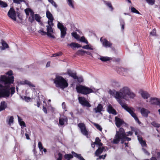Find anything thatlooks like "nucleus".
Segmentation results:
<instances>
[{
  "instance_id": "nucleus-54",
  "label": "nucleus",
  "mask_w": 160,
  "mask_h": 160,
  "mask_svg": "<svg viewBox=\"0 0 160 160\" xmlns=\"http://www.w3.org/2000/svg\"><path fill=\"white\" fill-rule=\"evenodd\" d=\"M62 53L61 52H59L56 53L52 54V57H56L60 56L61 55Z\"/></svg>"
},
{
  "instance_id": "nucleus-35",
  "label": "nucleus",
  "mask_w": 160,
  "mask_h": 160,
  "mask_svg": "<svg viewBox=\"0 0 160 160\" xmlns=\"http://www.w3.org/2000/svg\"><path fill=\"white\" fill-rule=\"evenodd\" d=\"M8 6L7 4L5 2H4L0 0V7H1L5 8Z\"/></svg>"
},
{
  "instance_id": "nucleus-12",
  "label": "nucleus",
  "mask_w": 160,
  "mask_h": 160,
  "mask_svg": "<svg viewBox=\"0 0 160 160\" xmlns=\"http://www.w3.org/2000/svg\"><path fill=\"white\" fill-rule=\"evenodd\" d=\"M78 99L79 103L82 106L88 107H91V105L85 98L79 97L78 98Z\"/></svg>"
},
{
  "instance_id": "nucleus-36",
  "label": "nucleus",
  "mask_w": 160,
  "mask_h": 160,
  "mask_svg": "<svg viewBox=\"0 0 160 160\" xmlns=\"http://www.w3.org/2000/svg\"><path fill=\"white\" fill-rule=\"evenodd\" d=\"M105 4L108 6L111 9V11H112L113 10V8L112 6L111 3L109 2L105 1Z\"/></svg>"
},
{
  "instance_id": "nucleus-18",
  "label": "nucleus",
  "mask_w": 160,
  "mask_h": 160,
  "mask_svg": "<svg viewBox=\"0 0 160 160\" xmlns=\"http://www.w3.org/2000/svg\"><path fill=\"white\" fill-rule=\"evenodd\" d=\"M107 147H102L99 148L96 151L95 154L96 156H98L103 151H106L108 150Z\"/></svg>"
},
{
  "instance_id": "nucleus-37",
  "label": "nucleus",
  "mask_w": 160,
  "mask_h": 160,
  "mask_svg": "<svg viewBox=\"0 0 160 160\" xmlns=\"http://www.w3.org/2000/svg\"><path fill=\"white\" fill-rule=\"evenodd\" d=\"M72 35L75 39H78L79 38V36L78 35L76 32H73L72 33Z\"/></svg>"
},
{
  "instance_id": "nucleus-26",
  "label": "nucleus",
  "mask_w": 160,
  "mask_h": 160,
  "mask_svg": "<svg viewBox=\"0 0 160 160\" xmlns=\"http://www.w3.org/2000/svg\"><path fill=\"white\" fill-rule=\"evenodd\" d=\"M7 107V104L5 101L2 102L0 106V112L5 109Z\"/></svg>"
},
{
  "instance_id": "nucleus-20",
  "label": "nucleus",
  "mask_w": 160,
  "mask_h": 160,
  "mask_svg": "<svg viewBox=\"0 0 160 160\" xmlns=\"http://www.w3.org/2000/svg\"><path fill=\"white\" fill-rule=\"evenodd\" d=\"M21 84H26L29 85L30 87H35V86L32 84L31 82L29 81L25 80L24 81H23L21 82Z\"/></svg>"
},
{
  "instance_id": "nucleus-44",
  "label": "nucleus",
  "mask_w": 160,
  "mask_h": 160,
  "mask_svg": "<svg viewBox=\"0 0 160 160\" xmlns=\"http://www.w3.org/2000/svg\"><path fill=\"white\" fill-rule=\"evenodd\" d=\"M131 10L132 12L133 13H135L138 14H140L139 12L134 7H132L131 8Z\"/></svg>"
},
{
  "instance_id": "nucleus-49",
  "label": "nucleus",
  "mask_w": 160,
  "mask_h": 160,
  "mask_svg": "<svg viewBox=\"0 0 160 160\" xmlns=\"http://www.w3.org/2000/svg\"><path fill=\"white\" fill-rule=\"evenodd\" d=\"M23 99L25 100L26 102H28L30 101L31 98L30 97L24 96Z\"/></svg>"
},
{
  "instance_id": "nucleus-1",
  "label": "nucleus",
  "mask_w": 160,
  "mask_h": 160,
  "mask_svg": "<svg viewBox=\"0 0 160 160\" xmlns=\"http://www.w3.org/2000/svg\"><path fill=\"white\" fill-rule=\"evenodd\" d=\"M130 90L128 87H124L122 88L119 91L116 92L115 97L121 106L130 114L134 118L136 122L139 124H140V122L136 114L134 112V109L133 108L128 107L126 104L122 102L121 100V99L128 100L127 96Z\"/></svg>"
},
{
  "instance_id": "nucleus-22",
  "label": "nucleus",
  "mask_w": 160,
  "mask_h": 160,
  "mask_svg": "<svg viewBox=\"0 0 160 160\" xmlns=\"http://www.w3.org/2000/svg\"><path fill=\"white\" fill-rule=\"evenodd\" d=\"M68 119L66 117H62L59 118V123L61 125H63L65 122H67Z\"/></svg>"
},
{
  "instance_id": "nucleus-56",
  "label": "nucleus",
  "mask_w": 160,
  "mask_h": 160,
  "mask_svg": "<svg viewBox=\"0 0 160 160\" xmlns=\"http://www.w3.org/2000/svg\"><path fill=\"white\" fill-rule=\"evenodd\" d=\"M122 71L124 73H128V72L129 71V70L128 69L124 68H122Z\"/></svg>"
},
{
  "instance_id": "nucleus-23",
  "label": "nucleus",
  "mask_w": 160,
  "mask_h": 160,
  "mask_svg": "<svg viewBox=\"0 0 160 160\" xmlns=\"http://www.w3.org/2000/svg\"><path fill=\"white\" fill-rule=\"evenodd\" d=\"M68 46H69L72 48H79L82 47V46L76 42H72L70 44H68Z\"/></svg>"
},
{
  "instance_id": "nucleus-40",
  "label": "nucleus",
  "mask_w": 160,
  "mask_h": 160,
  "mask_svg": "<svg viewBox=\"0 0 160 160\" xmlns=\"http://www.w3.org/2000/svg\"><path fill=\"white\" fill-rule=\"evenodd\" d=\"M80 41L82 42L85 43L86 44L88 43V41L86 39L85 37H82L79 40Z\"/></svg>"
},
{
  "instance_id": "nucleus-25",
  "label": "nucleus",
  "mask_w": 160,
  "mask_h": 160,
  "mask_svg": "<svg viewBox=\"0 0 160 160\" xmlns=\"http://www.w3.org/2000/svg\"><path fill=\"white\" fill-rule=\"evenodd\" d=\"M67 73L69 76L72 77L74 79H76L77 78L76 73L72 72L71 70H68Z\"/></svg>"
},
{
  "instance_id": "nucleus-17",
  "label": "nucleus",
  "mask_w": 160,
  "mask_h": 160,
  "mask_svg": "<svg viewBox=\"0 0 160 160\" xmlns=\"http://www.w3.org/2000/svg\"><path fill=\"white\" fill-rule=\"evenodd\" d=\"M103 107L101 104H99L97 107L94 108L93 110L95 113H102L101 112L103 111Z\"/></svg>"
},
{
  "instance_id": "nucleus-51",
  "label": "nucleus",
  "mask_w": 160,
  "mask_h": 160,
  "mask_svg": "<svg viewBox=\"0 0 160 160\" xmlns=\"http://www.w3.org/2000/svg\"><path fill=\"white\" fill-rule=\"evenodd\" d=\"M13 118L12 116H11L9 118L8 123L9 124H11L12 123H13Z\"/></svg>"
},
{
  "instance_id": "nucleus-4",
  "label": "nucleus",
  "mask_w": 160,
  "mask_h": 160,
  "mask_svg": "<svg viewBox=\"0 0 160 160\" xmlns=\"http://www.w3.org/2000/svg\"><path fill=\"white\" fill-rule=\"evenodd\" d=\"M128 135H126V133L123 128H120L118 131H116V133L112 142L114 144H118L121 140V143H122L124 141L126 140L129 141L131 140V139L126 137V136Z\"/></svg>"
},
{
  "instance_id": "nucleus-52",
  "label": "nucleus",
  "mask_w": 160,
  "mask_h": 160,
  "mask_svg": "<svg viewBox=\"0 0 160 160\" xmlns=\"http://www.w3.org/2000/svg\"><path fill=\"white\" fill-rule=\"evenodd\" d=\"M78 81L79 82H81L83 81V79L82 77H79L78 78L77 77V78Z\"/></svg>"
},
{
  "instance_id": "nucleus-21",
  "label": "nucleus",
  "mask_w": 160,
  "mask_h": 160,
  "mask_svg": "<svg viewBox=\"0 0 160 160\" xmlns=\"http://www.w3.org/2000/svg\"><path fill=\"white\" fill-rule=\"evenodd\" d=\"M25 12L27 16H29L30 15L31 16H34V12L30 8H27L25 10Z\"/></svg>"
},
{
  "instance_id": "nucleus-63",
  "label": "nucleus",
  "mask_w": 160,
  "mask_h": 160,
  "mask_svg": "<svg viewBox=\"0 0 160 160\" xmlns=\"http://www.w3.org/2000/svg\"><path fill=\"white\" fill-rule=\"evenodd\" d=\"M157 159L158 160H160V152L157 153Z\"/></svg>"
},
{
  "instance_id": "nucleus-47",
  "label": "nucleus",
  "mask_w": 160,
  "mask_h": 160,
  "mask_svg": "<svg viewBox=\"0 0 160 160\" xmlns=\"http://www.w3.org/2000/svg\"><path fill=\"white\" fill-rule=\"evenodd\" d=\"M38 146L39 149L40 151H42V150L43 149V147L42 146V143L40 142H38Z\"/></svg>"
},
{
  "instance_id": "nucleus-62",
  "label": "nucleus",
  "mask_w": 160,
  "mask_h": 160,
  "mask_svg": "<svg viewBox=\"0 0 160 160\" xmlns=\"http://www.w3.org/2000/svg\"><path fill=\"white\" fill-rule=\"evenodd\" d=\"M62 108L64 109H65L66 108V105L65 104V103L64 102H63L62 104Z\"/></svg>"
},
{
  "instance_id": "nucleus-61",
  "label": "nucleus",
  "mask_w": 160,
  "mask_h": 160,
  "mask_svg": "<svg viewBox=\"0 0 160 160\" xmlns=\"http://www.w3.org/2000/svg\"><path fill=\"white\" fill-rule=\"evenodd\" d=\"M52 4L53 5L55 8H57V5L56 4V3L53 1L52 2H51Z\"/></svg>"
},
{
  "instance_id": "nucleus-10",
  "label": "nucleus",
  "mask_w": 160,
  "mask_h": 160,
  "mask_svg": "<svg viewBox=\"0 0 160 160\" xmlns=\"http://www.w3.org/2000/svg\"><path fill=\"white\" fill-rule=\"evenodd\" d=\"M78 126L80 128L82 133L88 138L89 133L86 128L85 124L83 123H79L78 124Z\"/></svg>"
},
{
  "instance_id": "nucleus-30",
  "label": "nucleus",
  "mask_w": 160,
  "mask_h": 160,
  "mask_svg": "<svg viewBox=\"0 0 160 160\" xmlns=\"http://www.w3.org/2000/svg\"><path fill=\"white\" fill-rule=\"evenodd\" d=\"M67 2L68 4V5L72 7V8H74V6L73 5L74 1L73 0H67Z\"/></svg>"
},
{
  "instance_id": "nucleus-43",
  "label": "nucleus",
  "mask_w": 160,
  "mask_h": 160,
  "mask_svg": "<svg viewBox=\"0 0 160 160\" xmlns=\"http://www.w3.org/2000/svg\"><path fill=\"white\" fill-rule=\"evenodd\" d=\"M112 85L115 88L119 87L120 85L119 83L117 82H113L112 84Z\"/></svg>"
},
{
  "instance_id": "nucleus-2",
  "label": "nucleus",
  "mask_w": 160,
  "mask_h": 160,
  "mask_svg": "<svg viewBox=\"0 0 160 160\" xmlns=\"http://www.w3.org/2000/svg\"><path fill=\"white\" fill-rule=\"evenodd\" d=\"M6 74L8 76L1 75L0 78V82L4 84V86L0 84V98L9 96V84L13 82L14 81V77L12 75V72L11 71L8 72Z\"/></svg>"
},
{
  "instance_id": "nucleus-15",
  "label": "nucleus",
  "mask_w": 160,
  "mask_h": 160,
  "mask_svg": "<svg viewBox=\"0 0 160 160\" xmlns=\"http://www.w3.org/2000/svg\"><path fill=\"white\" fill-rule=\"evenodd\" d=\"M107 110L109 113L112 114L114 115L117 114L116 110L113 108L111 104L108 105L107 108Z\"/></svg>"
},
{
  "instance_id": "nucleus-31",
  "label": "nucleus",
  "mask_w": 160,
  "mask_h": 160,
  "mask_svg": "<svg viewBox=\"0 0 160 160\" xmlns=\"http://www.w3.org/2000/svg\"><path fill=\"white\" fill-rule=\"evenodd\" d=\"M1 43L3 47V48H2V50L5 49V48H8V45L4 41L2 40V41Z\"/></svg>"
},
{
  "instance_id": "nucleus-60",
  "label": "nucleus",
  "mask_w": 160,
  "mask_h": 160,
  "mask_svg": "<svg viewBox=\"0 0 160 160\" xmlns=\"http://www.w3.org/2000/svg\"><path fill=\"white\" fill-rule=\"evenodd\" d=\"M106 157V154H105L104 155H102L99 156V159L102 158L103 159H104Z\"/></svg>"
},
{
  "instance_id": "nucleus-58",
  "label": "nucleus",
  "mask_w": 160,
  "mask_h": 160,
  "mask_svg": "<svg viewBox=\"0 0 160 160\" xmlns=\"http://www.w3.org/2000/svg\"><path fill=\"white\" fill-rule=\"evenodd\" d=\"M58 158H57V160H62V155L60 153H59L58 154Z\"/></svg>"
},
{
  "instance_id": "nucleus-9",
  "label": "nucleus",
  "mask_w": 160,
  "mask_h": 160,
  "mask_svg": "<svg viewBox=\"0 0 160 160\" xmlns=\"http://www.w3.org/2000/svg\"><path fill=\"white\" fill-rule=\"evenodd\" d=\"M57 27L60 30L61 37L62 38H64L67 33V28L64 27L62 23L58 21V22Z\"/></svg>"
},
{
  "instance_id": "nucleus-3",
  "label": "nucleus",
  "mask_w": 160,
  "mask_h": 160,
  "mask_svg": "<svg viewBox=\"0 0 160 160\" xmlns=\"http://www.w3.org/2000/svg\"><path fill=\"white\" fill-rule=\"evenodd\" d=\"M47 17L48 19V25L46 26L47 32L44 30V29L41 28L38 31V32L42 35H47L49 37L52 38H55V37L53 34L54 33L53 29L52 26L54 25L53 22L54 18L52 14L48 10L46 12Z\"/></svg>"
},
{
  "instance_id": "nucleus-38",
  "label": "nucleus",
  "mask_w": 160,
  "mask_h": 160,
  "mask_svg": "<svg viewBox=\"0 0 160 160\" xmlns=\"http://www.w3.org/2000/svg\"><path fill=\"white\" fill-rule=\"evenodd\" d=\"M120 24L121 25V28L123 30L124 28L125 23L124 20L122 19H120Z\"/></svg>"
},
{
  "instance_id": "nucleus-29",
  "label": "nucleus",
  "mask_w": 160,
  "mask_h": 160,
  "mask_svg": "<svg viewBox=\"0 0 160 160\" xmlns=\"http://www.w3.org/2000/svg\"><path fill=\"white\" fill-rule=\"evenodd\" d=\"M101 140L99 138L97 137L95 139V143L96 145H98L99 146H101L102 145V144L100 142Z\"/></svg>"
},
{
  "instance_id": "nucleus-64",
  "label": "nucleus",
  "mask_w": 160,
  "mask_h": 160,
  "mask_svg": "<svg viewBox=\"0 0 160 160\" xmlns=\"http://www.w3.org/2000/svg\"><path fill=\"white\" fill-rule=\"evenodd\" d=\"M50 62H48L46 65V67H49L50 66Z\"/></svg>"
},
{
  "instance_id": "nucleus-45",
  "label": "nucleus",
  "mask_w": 160,
  "mask_h": 160,
  "mask_svg": "<svg viewBox=\"0 0 160 160\" xmlns=\"http://www.w3.org/2000/svg\"><path fill=\"white\" fill-rule=\"evenodd\" d=\"M13 2L17 4H20L23 2H24L25 0H12Z\"/></svg>"
},
{
  "instance_id": "nucleus-42",
  "label": "nucleus",
  "mask_w": 160,
  "mask_h": 160,
  "mask_svg": "<svg viewBox=\"0 0 160 160\" xmlns=\"http://www.w3.org/2000/svg\"><path fill=\"white\" fill-rule=\"evenodd\" d=\"M11 83L9 84V91L10 90V89L11 90V95H12L15 92V87H12L11 88H10V84H11Z\"/></svg>"
},
{
  "instance_id": "nucleus-11",
  "label": "nucleus",
  "mask_w": 160,
  "mask_h": 160,
  "mask_svg": "<svg viewBox=\"0 0 160 160\" xmlns=\"http://www.w3.org/2000/svg\"><path fill=\"white\" fill-rule=\"evenodd\" d=\"M139 93L141 95L142 98L145 100L146 102L147 100H148V99L150 98V95L147 91L141 90L139 91Z\"/></svg>"
},
{
  "instance_id": "nucleus-55",
  "label": "nucleus",
  "mask_w": 160,
  "mask_h": 160,
  "mask_svg": "<svg viewBox=\"0 0 160 160\" xmlns=\"http://www.w3.org/2000/svg\"><path fill=\"white\" fill-rule=\"evenodd\" d=\"M29 21L32 22L34 21V16H31L29 18Z\"/></svg>"
},
{
  "instance_id": "nucleus-14",
  "label": "nucleus",
  "mask_w": 160,
  "mask_h": 160,
  "mask_svg": "<svg viewBox=\"0 0 160 160\" xmlns=\"http://www.w3.org/2000/svg\"><path fill=\"white\" fill-rule=\"evenodd\" d=\"M100 40V41L102 42V45L103 46L106 48L110 47L112 46V44L108 41L106 39H104L103 40L102 39V38H101Z\"/></svg>"
},
{
  "instance_id": "nucleus-13",
  "label": "nucleus",
  "mask_w": 160,
  "mask_h": 160,
  "mask_svg": "<svg viewBox=\"0 0 160 160\" xmlns=\"http://www.w3.org/2000/svg\"><path fill=\"white\" fill-rule=\"evenodd\" d=\"M8 16L14 21L16 20V16L15 12L14 9L11 8L8 12Z\"/></svg>"
},
{
  "instance_id": "nucleus-48",
  "label": "nucleus",
  "mask_w": 160,
  "mask_h": 160,
  "mask_svg": "<svg viewBox=\"0 0 160 160\" xmlns=\"http://www.w3.org/2000/svg\"><path fill=\"white\" fill-rule=\"evenodd\" d=\"M19 123L20 125L21 126L22 128H23L26 127L25 123L23 121L20 122Z\"/></svg>"
},
{
  "instance_id": "nucleus-33",
  "label": "nucleus",
  "mask_w": 160,
  "mask_h": 160,
  "mask_svg": "<svg viewBox=\"0 0 160 160\" xmlns=\"http://www.w3.org/2000/svg\"><path fill=\"white\" fill-rule=\"evenodd\" d=\"M93 124L94 126L96 127L98 129V130H99L100 131H102V128L99 124L94 122H93Z\"/></svg>"
},
{
  "instance_id": "nucleus-59",
  "label": "nucleus",
  "mask_w": 160,
  "mask_h": 160,
  "mask_svg": "<svg viewBox=\"0 0 160 160\" xmlns=\"http://www.w3.org/2000/svg\"><path fill=\"white\" fill-rule=\"evenodd\" d=\"M42 110L43 111V112L45 113H47V109H46V108L44 106H43V109H42Z\"/></svg>"
},
{
  "instance_id": "nucleus-16",
  "label": "nucleus",
  "mask_w": 160,
  "mask_h": 160,
  "mask_svg": "<svg viewBox=\"0 0 160 160\" xmlns=\"http://www.w3.org/2000/svg\"><path fill=\"white\" fill-rule=\"evenodd\" d=\"M115 119L116 125L118 128L120 127L121 125L124 123V122L122 120L117 117H115Z\"/></svg>"
},
{
  "instance_id": "nucleus-57",
  "label": "nucleus",
  "mask_w": 160,
  "mask_h": 160,
  "mask_svg": "<svg viewBox=\"0 0 160 160\" xmlns=\"http://www.w3.org/2000/svg\"><path fill=\"white\" fill-rule=\"evenodd\" d=\"M58 158H57V160H62V155L60 153H59L58 154Z\"/></svg>"
},
{
  "instance_id": "nucleus-50",
  "label": "nucleus",
  "mask_w": 160,
  "mask_h": 160,
  "mask_svg": "<svg viewBox=\"0 0 160 160\" xmlns=\"http://www.w3.org/2000/svg\"><path fill=\"white\" fill-rule=\"evenodd\" d=\"M156 31L155 29H153L152 32H150V34L152 36L156 35Z\"/></svg>"
},
{
  "instance_id": "nucleus-41",
  "label": "nucleus",
  "mask_w": 160,
  "mask_h": 160,
  "mask_svg": "<svg viewBox=\"0 0 160 160\" xmlns=\"http://www.w3.org/2000/svg\"><path fill=\"white\" fill-rule=\"evenodd\" d=\"M34 17L35 19L37 22H40V21L41 17L39 15L37 14H35Z\"/></svg>"
},
{
  "instance_id": "nucleus-5",
  "label": "nucleus",
  "mask_w": 160,
  "mask_h": 160,
  "mask_svg": "<svg viewBox=\"0 0 160 160\" xmlns=\"http://www.w3.org/2000/svg\"><path fill=\"white\" fill-rule=\"evenodd\" d=\"M54 83L57 87L59 88L62 89L68 86L67 81L63 77L59 75L56 76L54 80Z\"/></svg>"
},
{
  "instance_id": "nucleus-7",
  "label": "nucleus",
  "mask_w": 160,
  "mask_h": 160,
  "mask_svg": "<svg viewBox=\"0 0 160 160\" xmlns=\"http://www.w3.org/2000/svg\"><path fill=\"white\" fill-rule=\"evenodd\" d=\"M72 155L70 154H65L64 156L65 158L67 159V160H70V159L72 158L73 156H74L78 158L80 160H85L80 154H77L73 151L72 152Z\"/></svg>"
},
{
  "instance_id": "nucleus-39",
  "label": "nucleus",
  "mask_w": 160,
  "mask_h": 160,
  "mask_svg": "<svg viewBox=\"0 0 160 160\" xmlns=\"http://www.w3.org/2000/svg\"><path fill=\"white\" fill-rule=\"evenodd\" d=\"M147 2L149 4L152 5L154 4L155 2V0H146Z\"/></svg>"
},
{
  "instance_id": "nucleus-34",
  "label": "nucleus",
  "mask_w": 160,
  "mask_h": 160,
  "mask_svg": "<svg viewBox=\"0 0 160 160\" xmlns=\"http://www.w3.org/2000/svg\"><path fill=\"white\" fill-rule=\"evenodd\" d=\"M127 95L130 98H134L135 96V94L133 92H131L130 90L129 91L128 94Z\"/></svg>"
},
{
  "instance_id": "nucleus-6",
  "label": "nucleus",
  "mask_w": 160,
  "mask_h": 160,
  "mask_svg": "<svg viewBox=\"0 0 160 160\" xmlns=\"http://www.w3.org/2000/svg\"><path fill=\"white\" fill-rule=\"evenodd\" d=\"M76 89L78 93L84 95H87L93 92V91L89 87L82 85H77Z\"/></svg>"
},
{
  "instance_id": "nucleus-32",
  "label": "nucleus",
  "mask_w": 160,
  "mask_h": 160,
  "mask_svg": "<svg viewBox=\"0 0 160 160\" xmlns=\"http://www.w3.org/2000/svg\"><path fill=\"white\" fill-rule=\"evenodd\" d=\"M83 49H90V50H93V49L92 48V46L90 45L87 44L86 45L83 46H82V47Z\"/></svg>"
},
{
  "instance_id": "nucleus-53",
  "label": "nucleus",
  "mask_w": 160,
  "mask_h": 160,
  "mask_svg": "<svg viewBox=\"0 0 160 160\" xmlns=\"http://www.w3.org/2000/svg\"><path fill=\"white\" fill-rule=\"evenodd\" d=\"M142 150H143V152L145 154L148 155H149L150 153L148 152L143 148H142Z\"/></svg>"
},
{
  "instance_id": "nucleus-27",
  "label": "nucleus",
  "mask_w": 160,
  "mask_h": 160,
  "mask_svg": "<svg viewBox=\"0 0 160 160\" xmlns=\"http://www.w3.org/2000/svg\"><path fill=\"white\" fill-rule=\"evenodd\" d=\"M101 60L102 62H106L107 61H110L112 60L111 58L108 57H102L100 56V58H99Z\"/></svg>"
},
{
  "instance_id": "nucleus-46",
  "label": "nucleus",
  "mask_w": 160,
  "mask_h": 160,
  "mask_svg": "<svg viewBox=\"0 0 160 160\" xmlns=\"http://www.w3.org/2000/svg\"><path fill=\"white\" fill-rule=\"evenodd\" d=\"M151 124L155 127H159L160 126V124L157 123L155 122H153L151 123Z\"/></svg>"
},
{
  "instance_id": "nucleus-19",
  "label": "nucleus",
  "mask_w": 160,
  "mask_h": 160,
  "mask_svg": "<svg viewBox=\"0 0 160 160\" xmlns=\"http://www.w3.org/2000/svg\"><path fill=\"white\" fill-rule=\"evenodd\" d=\"M140 112L142 115L144 117H147L148 116V114L150 113V112L148 109L142 108L141 109Z\"/></svg>"
},
{
  "instance_id": "nucleus-28",
  "label": "nucleus",
  "mask_w": 160,
  "mask_h": 160,
  "mask_svg": "<svg viewBox=\"0 0 160 160\" xmlns=\"http://www.w3.org/2000/svg\"><path fill=\"white\" fill-rule=\"evenodd\" d=\"M85 53H87L86 51L82 49L78 50L76 52V54L78 55H83Z\"/></svg>"
},
{
  "instance_id": "nucleus-8",
  "label": "nucleus",
  "mask_w": 160,
  "mask_h": 160,
  "mask_svg": "<svg viewBox=\"0 0 160 160\" xmlns=\"http://www.w3.org/2000/svg\"><path fill=\"white\" fill-rule=\"evenodd\" d=\"M147 102L152 105H157L160 107V99L156 98L150 97L149 100H147ZM159 114L160 115V109L158 110Z\"/></svg>"
},
{
  "instance_id": "nucleus-24",
  "label": "nucleus",
  "mask_w": 160,
  "mask_h": 160,
  "mask_svg": "<svg viewBox=\"0 0 160 160\" xmlns=\"http://www.w3.org/2000/svg\"><path fill=\"white\" fill-rule=\"evenodd\" d=\"M138 139L141 145L143 147H146L147 144H146V142L145 141H143L142 137H140L138 136Z\"/></svg>"
}]
</instances>
